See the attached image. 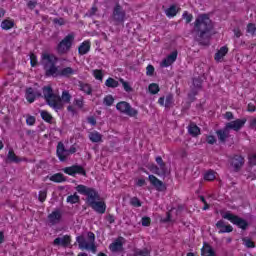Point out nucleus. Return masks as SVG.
Returning a JSON list of instances; mask_svg holds the SVG:
<instances>
[{"mask_svg":"<svg viewBox=\"0 0 256 256\" xmlns=\"http://www.w3.org/2000/svg\"><path fill=\"white\" fill-rule=\"evenodd\" d=\"M57 61H59V59L53 54L43 53L41 55V65L43 66L46 77L69 78L71 75H75V73H77V71L71 67H66L59 70L57 67Z\"/></svg>","mask_w":256,"mask_h":256,"instance_id":"f257e3e1","label":"nucleus"},{"mask_svg":"<svg viewBox=\"0 0 256 256\" xmlns=\"http://www.w3.org/2000/svg\"><path fill=\"white\" fill-rule=\"evenodd\" d=\"M194 29L197 33V41L200 45H209V37L213 31V21L207 14H200L195 22Z\"/></svg>","mask_w":256,"mask_h":256,"instance_id":"f03ea898","label":"nucleus"},{"mask_svg":"<svg viewBox=\"0 0 256 256\" xmlns=\"http://www.w3.org/2000/svg\"><path fill=\"white\" fill-rule=\"evenodd\" d=\"M43 97L47 105L56 111L63 109V103H61V101L64 103H69L71 101V94H69L67 91H63L61 97L53 93V88H51V86L43 87Z\"/></svg>","mask_w":256,"mask_h":256,"instance_id":"7ed1b4c3","label":"nucleus"},{"mask_svg":"<svg viewBox=\"0 0 256 256\" xmlns=\"http://www.w3.org/2000/svg\"><path fill=\"white\" fill-rule=\"evenodd\" d=\"M76 191L80 193V195L86 196V203L87 205H91L92 203H95L96 201L101 200V196H99V192L95 190V188H89L85 185H78L76 187Z\"/></svg>","mask_w":256,"mask_h":256,"instance_id":"20e7f679","label":"nucleus"},{"mask_svg":"<svg viewBox=\"0 0 256 256\" xmlns=\"http://www.w3.org/2000/svg\"><path fill=\"white\" fill-rule=\"evenodd\" d=\"M110 21L116 26L124 25L125 21H127V12L125 11V9H123V6H121V4L117 3L113 7Z\"/></svg>","mask_w":256,"mask_h":256,"instance_id":"39448f33","label":"nucleus"},{"mask_svg":"<svg viewBox=\"0 0 256 256\" xmlns=\"http://www.w3.org/2000/svg\"><path fill=\"white\" fill-rule=\"evenodd\" d=\"M75 41V34L70 33L63 40H61L57 47L56 51L58 55H67L69 51H71V47H73V42Z\"/></svg>","mask_w":256,"mask_h":256,"instance_id":"423d86ee","label":"nucleus"},{"mask_svg":"<svg viewBox=\"0 0 256 256\" xmlns=\"http://www.w3.org/2000/svg\"><path fill=\"white\" fill-rule=\"evenodd\" d=\"M222 218L227 219L228 221H230V223H233V225H237V227H239V229H242L243 231H245V229L249 227V223L247 222V220L235 214H232L231 212H226L225 214H222Z\"/></svg>","mask_w":256,"mask_h":256,"instance_id":"0eeeda50","label":"nucleus"},{"mask_svg":"<svg viewBox=\"0 0 256 256\" xmlns=\"http://www.w3.org/2000/svg\"><path fill=\"white\" fill-rule=\"evenodd\" d=\"M116 109L120 111V113H124V115H128V117H137V115H139V111L131 107V104H129L126 101H121L117 103Z\"/></svg>","mask_w":256,"mask_h":256,"instance_id":"6e6552de","label":"nucleus"},{"mask_svg":"<svg viewBox=\"0 0 256 256\" xmlns=\"http://www.w3.org/2000/svg\"><path fill=\"white\" fill-rule=\"evenodd\" d=\"M63 171L64 173H66L67 175H71L72 177H75V175L77 174L87 177V172L85 171V168H83V166L73 165V166L64 168Z\"/></svg>","mask_w":256,"mask_h":256,"instance_id":"1a4fd4ad","label":"nucleus"},{"mask_svg":"<svg viewBox=\"0 0 256 256\" xmlns=\"http://www.w3.org/2000/svg\"><path fill=\"white\" fill-rule=\"evenodd\" d=\"M123 245H125V239L122 236H119L109 245V249L112 253H123Z\"/></svg>","mask_w":256,"mask_h":256,"instance_id":"9d476101","label":"nucleus"},{"mask_svg":"<svg viewBox=\"0 0 256 256\" xmlns=\"http://www.w3.org/2000/svg\"><path fill=\"white\" fill-rule=\"evenodd\" d=\"M56 155L59 161L65 162L69 158V150L65 148V144L63 142H59L57 145Z\"/></svg>","mask_w":256,"mask_h":256,"instance_id":"9b49d317","label":"nucleus"},{"mask_svg":"<svg viewBox=\"0 0 256 256\" xmlns=\"http://www.w3.org/2000/svg\"><path fill=\"white\" fill-rule=\"evenodd\" d=\"M245 123H247V119H236L234 121L228 122L226 124V127L228 128V131L232 129V131H241L243 127H245Z\"/></svg>","mask_w":256,"mask_h":256,"instance_id":"f8f14e48","label":"nucleus"},{"mask_svg":"<svg viewBox=\"0 0 256 256\" xmlns=\"http://www.w3.org/2000/svg\"><path fill=\"white\" fill-rule=\"evenodd\" d=\"M231 165H232V167H234V171H236V173H237L238 171L241 170V167H243V165H245V158H243V156H241V155H235L231 159Z\"/></svg>","mask_w":256,"mask_h":256,"instance_id":"ddd939ff","label":"nucleus"},{"mask_svg":"<svg viewBox=\"0 0 256 256\" xmlns=\"http://www.w3.org/2000/svg\"><path fill=\"white\" fill-rule=\"evenodd\" d=\"M63 215L61 214V210H55L48 215V221L50 225H59L61 223Z\"/></svg>","mask_w":256,"mask_h":256,"instance_id":"4468645a","label":"nucleus"},{"mask_svg":"<svg viewBox=\"0 0 256 256\" xmlns=\"http://www.w3.org/2000/svg\"><path fill=\"white\" fill-rule=\"evenodd\" d=\"M37 97H43V94H41V92L34 90L32 87L28 88L26 90V99L28 101V103H34L35 99H37Z\"/></svg>","mask_w":256,"mask_h":256,"instance_id":"2eb2a0df","label":"nucleus"},{"mask_svg":"<svg viewBox=\"0 0 256 256\" xmlns=\"http://www.w3.org/2000/svg\"><path fill=\"white\" fill-rule=\"evenodd\" d=\"M89 207H91L96 213H100L103 215L105 211H107V204L103 201L96 200L94 203L90 204Z\"/></svg>","mask_w":256,"mask_h":256,"instance_id":"dca6fc26","label":"nucleus"},{"mask_svg":"<svg viewBox=\"0 0 256 256\" xmlns=\"http://www.w3.org/2000/svg\"><path fill=\"white\" fill-rule=\"evenodd\" d=\"M53 245L57 247H69V245H71V236L65 235L62 238L58 237L53 241Z\"/></svg>","mask_w":256,"mask_h":256,"instance_id":"f3484780","label":"nucleus"},{"mask_svg":"<svg viewBox=\"0 0 256 256\" xmlns=\"http://www.w3.org/2000/svg\"><path fill=\"white\" fill-rule=\"evenodd\" d=\"M177 61V51H173L170 55H168L161 63V67H169L173 65Z\"/></svg>","mask_w":256,"mask_h":256,"instance_id":"a211bd4d","label":"nucleus"},{"mask_svg":"<svg viewBox=\"0 0 256 256\" xmlns=\"http://www.w3.org/2000/svg\"><path fill=\"white\" fill-rule=\"evenodd\" d=\"M216 227L219 229L218 233H232L233 231V226L226 225L223 220L218 221L216 223Z\"/></svg>","mask_w":256,"mask_h":256,"instance_id":"6ab92c4d","label":"nucleus"},{"mask_svg":"<svg viewBox=\"0 0 256 256\" xmlns=\"http://www.w3.org/2000/svg\"><path fill=\"white\" fill-rule=\"evenodd\" d=\"M216 135L220 143H225V141L229 139V130L227 126H225L223 129L217 130Z\"/></svg>","mask_w":256,"mask_h":256,"instance_id":"aec40b11","label":"nucleus"},{"mask_svg":"<svg viewBox=\"0 0 256 256\" xmlns=\"http://www.w3.org/2000/svg\"><path fill=\"white\" fill-rule=\"evenodd\" d=\"M148 179H149L151 185H153V187H155V189H157V191L163 190V181L159 180L157 177H155V175H149Z\"/></svg>","mask_w":256,"mask_h":256,"instance_id":"412c9836","label":"nucleus"},{"mask_svg":"<svg viewBox=\"0 0 256 256\" xmlns=\"http://www.w3.org/2000/svg\"><path fill=\"white\" fill-rule=\"evenodd\" d=\"M188 133L192 137H197L201 133V129L197 126V124L191 122L188 126Z\"/></svg>","mask_w":256,"mask_h":256,"instance_id":"4be33fe9","label":"nucleus"},{"mask_svg":"<svg viewBox=\"0 0 256 256\" xmlns=\"http://www.w3.org/2000/svg\"><path fill=\"white\" fill-rule=\"evenodd\" d=\"M227 53H229V48L227 46L221 47L214 56L215 61H221Z\"/></svg>","mask_w":256,"mask_h":256,"instance_id":"5701e85b","label":"nucleus"},{"mask_svg":"<svg viewBox=\"0 0 256 256\" xmlns=\"http://www.w3.org/2000/svg\"><path fill=\"white\" fill-rule=\"evenodd\" d=\"M91 50V44L89 41H84L78 48L79 55H87V52Z\"/></svg>","mask_w":256,"mask_h":256,"instance_id":"b1692460","label":"nucleus"},{"mask_svg":"<svg viewBox=\"0 0 256 256\" xmlns=\"http://www.w3.org/2000/svg\"><path fill=\"white\" fill-rule=\"evenodd\" d=\"M89 139H90V141H92V143H101V141H103V135H101L97 131L90 132Z\"/></svg>","mask_w":256,"mask_h":256,"instance_id":"393cba45","label":"nucleus"},{"mask_svg":"<svg viewBox=\"0 0 256 256\" xmlns=\"http://www.w3.org/2000/svg\"><path fill=\"white\" fill-rule=\"evenodd\" d=\"M88 239L90 241L89 249L92 253H97V246H95V234L93 232H88Z\"/></svg>","mask_w":256,"mask_h":256,"instance_id":"a878e982","label":"nucleus"},{"mask_svg":"<svg viewBox=\"0 0 256 256\" xmlns=\"http://www.w3.org/2000/svg\"><path fill=\"white\" fill-rule=\"evenodd\" d=\"M202 256H215V250L209 244H204V247L201 250Z\"/></svg>","mask_w":256,"mask_h":256,"instance_id":"bb28decb","label":"nucleus"},{"mask_svg":"<svg viewBox=\"0 0 256 256\" xmlns=\"http://www.w3.org/2000/svg\"><path fill=\"white\" fill-rule=\"evenodd\" d=\"M76 241L79 245V249H89L90 242H87V240H85V236H83V235L78 236L76 238Z\"/></svg>","mask_w":256,"mask_h":256,"instance_id":"cd10ccee","label":"nucleus"},{"mask_svg":"<svg viewBox=\"0 0 256 256\" xmlns=\"http://www.w3.org/2000/svg\"><path fill=\"white\" fill-rule=\"evenodd\" d=\"M1 27L4 31H9V29H13V27H15V22L13 20L5 19L2 21Z\"/></svg>","mask_w":256,"mask_h":256,"instance_id":"c85d7f7f","label":"nucleus"},{"mask_svg":"<svg viewBox=\"0 0 256 256\" xmlns=\"http://www.w3.org/2000/svg\"><path fill=\"white\" fill-rule=\"evenodd\" d=\"M50 181H53L54 183H63L67 181V179H65V176L63 174L56 173L50 177Z\"/></svg>","mask_w":256,"mask_h":256,"instance_id":"c756f323","label":"nucleus"},{"mask_svg":"<svg viewBox=\"0 0 256 256\" xmlns=\"http://www.w3.org/2000/svg\"><path fill=\"white\" fill-rule=\"evenodd\" d=\"M106 87H109L111 89H115L119 87V82L113 78H108L105 82Z\"/></svg>","mask_w":256,"mask_h":256,"instance_id":"7c9ffc66","label":"nucleus"},{"mask_svg":"<svg viewBox=\"0 0 256 256\" xmlns=\"http://www.w3.org/2000/svg\"><path fill=\"white\" fill-rule=\"evenodd\" d=\"M158 171H159L158 173L159 177H167V173H169V171L167 170V165L165 163L159 165Z\"/></svg>","mask_w":256,"mask_h":256,"instance_id":"2f4dec72","label":"nucleus"},{"mask_svg":"<svg viewBox=\"0 0 256 256\" xmlns=\"http://www.w3.org/2000/svg\"><path fill=\"white\" fill-rule=\"evenodd\" d=\"M167 17H175L177 15V7L175 5L170 6L165 10Z\"/></svg>","mask_w":256,"mask_h":256,"instance_id":"473e14b6","label":"nucleus"},{"mask_svg":"<svg viewBox=\"0 0 256 256\" xmlns=\"http://www.w3.org/2000/svg\"><path fill=\"white\" fill-rule=\"evenodd\" d=\"M80 88H81V91L86 93V95H91V93H93V89L91 88V85H89V84L80 83Z\"/></svg>","mask_w":256,"mask_h":256,"instance_id":"72a5a7b5","label":"nucleus"},{"mask_svg":"<svg viewBox=\"0 0 256 256\" xmlns=\"http://www.w3.org/2000/svg\"><path fill=\"white\" fill-rule=\"evenodd\" d=\"M151 255V252L149 251V249L144 248V249H137L134 251V256H149Z\"/></svg>","mask_w":256,"mask_h":256,"instance_id":"f704fd0d","label":"nucleus"},{"mask_svg":"<svg viewBox=\"0 0 256 256\" xmlns=\"http://www.w3.org/2000/svg\"><path fill=\"white\" fill-rule=\"evenodd\" d=\"M119 81L122 83V87L126 93H131L133 91V88L129 84V82L125 81L123 78H120Z\"/></svg>","mask_w":256,"mask_h":256,"instance_id":"c9c22d12","label":"nucleus"},{"mask_svg":"<svg viewBox=\"0 0 256 256\" xmlns=\"http://www.w3.org/2000/svg\"><path fill=\"white\" fill-rule=\"evenodd\" d=\"M40 115H41L43 121H46V123H51V121H53V116H51V114H49V112H47L45 110L42 111L40 113Z\"/></svg>","mask_w":256,"mask_h":256,"instance_id":"e433bc0d","label":"nucleus"},{"mask_svg":"<svg viewBox=\"0 0 256 256\" xmlns=\"http://www.w3.org/2000/svg\"><path fill=\"white\" fill-rule=\"evenodd\" d=\"M104 105L107 107H111L113 103H115V98H113V95H107L103 100Z\"/></svg>","mask_w":256,"mask_h":256,"instance_id":"4c0bfd02","label":"nucleus"},{"mask_svg":"<svg viewBox=\"0 0 256 256\" xmlns=\"http://www.w3.org/2000/svg\"><path fill=\"white\" fill-rule=\"evenodd\" d=\"M242 241L245 247H247L248 249H255V242H253L251 239L243 238Z\"/></svg>","mask_w":256,"mask_h":256,"instance_id":"58836bf2","label":"nucleus"},{"mask_svg":"<svg viewBox=\"0 0 256 256\" xmlns=\"http://www.w3.org/2000/svg\"><path fill=\"white\" fill-rule=\"evenodd\" d=\"M173 106V94H168L165 100L166 109H170Z\"/></svg>","mask_w":256,"mask_h":256,"instance_id":"ea45409f","label":"nucleus"},{"mask_svg":"<svg viewBox=\"0 0 256 256\" xmlns=\"http://www.w3.org/2000/svg\"><path fill=\"white\" fill-rule=\"evenodd\" d=\"M148 89L152 95H157V93H159V85L158 84L152 83L149 85Z\"/></svg>","mask_w":256,"mask_h":256,"instance_id":"a19ab883","label":"nucleus"},{"mask_svg":"<svg viewBox=\"0 0 256 256\" xmlns=\"http://www.w3.org/2000/svg\"><path fill=\"white\" fill-rule=\"evenodd\" d=\"M67 203H71L72 205L75 203H79V195L74 194L67 197Z\"/></svg>","mask_w":256,"mask_h":256,"instance_id":"79ce46f5","label":"nucleus"},{"mask_svg":"<svg viewBox=\"0 0 256 256\" xmlns=\"http://www.w3.org/2000/svg\"><path fill=\"white\" fill-rule=\"evenodd\" d=\"M246 33H249L250 35H255L256 33V26L253 23H249L246 28Z\"/></svg>","mask_w":256,"mask_h":256,"instance_id":"37998d69","label":"nucleus"},{"mask_svg":"<svg viewBox=\"0 0 256 256\" xmlns=\"http://www.w3.org/2000/svg\"><path fill=\"white\" fill-rule=\"evenodd\" d=\"M205 181H215V173L213 170L208 171L204 176Z\"/></svg>","mask_w":256,"mask_h":256,"instance_id":"c03bdc74","label":"nucleus"},{"mask_svg":"<svg viewBox=\"0 0 256 256\" xmlns=\"http://www.w3.org/2000/svg\"><path fill=\"white\" fill-rule=\"evenodd\" d=\"M130 205H132V207H141V200L137 197H132L130 199Z\"/></svg>","mask_w":256,"mask_h":256,"instance_id":"a18cd8bd","label":"nucleus"},{"mask_svg":"<svg viewBox=\"0 0 256 256\" xmlns=\"http://www.w3.org/2000/svg\"><path fill=\"white\" fill-rule=\"evenodd\" d=\"M93 75L98 81H103V71L96 69L93 71Z\"/></svg>","mask_w":256,"mask_h":256,"instance_id":"49530a36","label":"nucleus"},{"mask_svg":"<svg viewBox=\"0 0 256 256\" xmlns=\"http://www.w3.org/2000/svg\"><path fill=\"white\" fill-rule=\"evenodd\" d=\"M182 17L185 19L186 23H191V21H193V14H189L187 11L183 13Z\"/></svg>","mask_w":256,"mask_h":256,"instance_id":"de8ad7c7","label":"nucleus"},{"mask_svg":"<svg viewBox=\"0 0 256 256\" xmlns=\"http://www.w3.org/2000/svg\"><path fill=\"white\" fill-rule=\"evenodd\" d=\"M38 199L41 203H44L45 199H47V190L40 191Z\"/></svg>","mask_w":256,"mask_h":256,"instance_id":"09e8293b","label":"nucleus"},{"mask_svg":"<svg viewBox=\"0 0 256 256\" xmlns=\"http://www.w3.org/2000/svg\"><path fill=\"white\" fill-rule=\"evenodd\" d=\"M8 159L9 161H13L14 163H17V155H15V152L13 150H9Z\"/></svg>","mask_w":256,"mask_h":256,"instance_id":"8fccbe9b","label":"nucleus"},{"mask_svg":"<svg viewBox=\"0 0 256 256\" xmlns=\"http://www.w3.org/2000/svg\"><path fill=\"white\" fill-rule=\"evenodd\" d=\"M31 67H37V56L33 53L30 54Z\"/></svg>","mask_w":256,"mask_h":256,"instance_id":"3c124183","label":"nucleus"},{"mask_svg":"<svg viewBox=\"0 0 256 256\" xmlns=\"http://www.w3.org/2000/svg\"><path fill=\"white\" fill-rule=\"evenodd\" d=\"M153 73H155V67H153V65H148L146 67V75L151 77V76H153Z\"/></svg>","mask_w":256,"mask_h":256,"instance_id":"603ef678","label":"nucleus"},{"mask_svg":"<svg viewBox=\"0 0 256 256\" xmlns=\"http://www.w3.org/2000/svg\"><path fill=\"white\" fill-rule=\"evenodd\" d=\"M193 85L194 87H196V89H201V85H202L201 78H194Z\"/></svg>","mask_w":256,"mask_h":256,"instance_id":"864d4df0","label":"nucleus"},{"mask_svg":"<svg viewBox=\"0 0 256 256\" xmlns=\"http://www.w3.org/2000/svg\"><path fill=\"white\" fill-rule=\"evenodd\" d=\"M149 225H151V218L143 217L142 218V226L143 227H149Z\"/></svg>","mask_w":256,"mask_h":256,"instance_id":"5fc2aeb1","label":"nucleus"},{"mask_svg":"<svg viewBox=\"0 0 256 256\" xmlns=\"http://www.w3.org/2000/svg\"><path fill=\"white\" fill-rule=\"evenodd\" d=\"M206 141L209 145H215V143H217V139L215 138V136H207Z\"/></svg>","mask_w":256,"mask_h":256,"instance_id":"6e6d98bb","label":"nucleus"},{"mask_svg":"<svg viewBox=\"0 0 256 256\" xmlns=\"http://www.w3.org/2000/svg\"><path fill=\"white\" fill-rule=\"evenodd\" d=\"M74 104L76 105V107H78V109H83V105H84L83 99H76L74 101Z\"/></svg>","mask_w":256,"mask_h":256,"instance_id":"4d7b16f0","label":"nucleus"},{"mask_svg":"<svg viewBox=\"0 0 256 256\" xmlns=\"http://www.w3.org/2000/svg\"><path fill=\"white\" fill-rule=\"evenodd\" d=\"M26 123L27 125H35V116H29L27 119H26Z\"/></svg>","mask_w":256,"mask_h":256,"instance_id":"13d9d810","label":"nucleus"},{"mask_svg":"<svg viewBox=\"0 0 256 256\" xmlns=\"http://www.w3.org/2000/svg\"><path fill=\"white\" fill-rule=\"evenodd\" d=\"M233 33H234V36L237 37V39H239V37L243 35L240 28H234Z\"/></svg>","mask_w":256,"mask_h":256,"instance_id":"bf43d9fd","label":"nucleus"},{"mask_svg":"<svg viewBox=\"0 0 256 256\" xmlns=\"http://www.w3.org/2000/svg\"><path fill=\"white\" fill-rule=\"evenodd\" d=\"M53 23H55V25H65V20L63 18H55L53 20Z\"/></svg>","mask_w":256,"mask_h":256,"instance_id":"052dcab7","label":"nucleus"},{"mask_svg":"<svg viewBox=\"0 0 256 256\" xmlns=\"http://www.w3.org/2000/svg\"><path fill=\"white\" fill-rule=\"evenodd\" d=\"M88 123L90 125L95 126V125H97V120L95 119V117L91 116V117H88Z\"/></svg>","mask_w":256,"mask_h":256,"instance_id":"680f3d73","label":"nucleus"},{"mask_svg":"<svg viewBox=\"0 0 256 256\" xmlns=\"http://www.w3.org/2000/svg\"><path fill=\"white\" fill-rule=\"evenodd\" d=\"M250 165H256V154L249 157Z\"/></svg>","mask_w":256,"mask_h":256,"instance_id":"e2e57ef3","label":"nucleus"},{"mask_svg":"<svg viewBox=\"0 0 256 256\" xmlns=\"http://www.w3.org/2000/svg\"><path fill=\"white\" fill-rule=\"evenodd\" d=\"M27 5L31 10H33L35 7H37V2L30 0Z\"/></svg>","mask_w":256,"mask_h":256,"instance_id":"0e129e2a","label":"nucleus"},{"mask_svg":"<svg viewBox=\"0 0 256 256\" xmlns=\"http://www.w3.org/2000/svg\"><path fill=\"white\" fill-rule=\"evenodd\" d=\"M97 13V7H92L91 10L88 12V17H93Z\"/></svg>","mask_w":256,"mask_h":256,"instance_id":"69168bd1","label":"nucleus"},{"mask_svg":"<svg viewBox=\"0 0 256 256\" xmlns=\"http://www.w3.org/2000/svg\"><path fill=\"white\" fill-rule=\"evenodd\" d=\"M151 171H152V173H155V175H159V166L152 165Z\"/></svg>","mask_w":256,"mask_h":256,"instance_id":"338daca9","label":"nucleus"},{"mask_svg":"<svg viewBox=\"0 0 256 256\" xmlns=\"http://www.w3.org/2000/svg\"><path fill=\"white\" fill-rule=\"evenodd\" d=\"M250 127H251V129H256V118H254L250 121Z\"/></svg>","mask_w":256,"mask_h":256,"instance_id":"774afa93","label":"nucleus"}]
</instances>
